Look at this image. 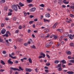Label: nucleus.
Wrapping results in <instances>:
<instances>
[{
    "label": "nucleus",
    "instance_id": "obj_1",
    "mask_svg": "<svg viewBox=\"0 0 74 74\" xmlns=\"http://www.w3.org/2000/svg\"><path fill=\"white\" fill-rule=\"evenodd\" d=\"M12 9L15 11H18V8H17V6L15 5H12Z\"/></svg>",
    "mask_w": 74,
    "mask_h": 74
},
{
    "label": "nucleus",
    "instance_id": "obj_2",
    "mask_svg": "<svg viewBox=\"0 0 74 74\" xmlns=\"http://www.w3.org/2000/svg\"><path fill=\"white\" fill-rule=\"evenodd\" d=\"M10 69L12 70H14V71H21V70L20 69H17L16 68H13L12 67H10Z\"/></svg>",
    "mask_w": 74,
    "mask_h": 74
},
{
    "label": "nucleus",
    "instance_id": "obj_3",
    "mask_svg": "<svg viewBox=\"0 0 74 74\" xmlns=\"http://www.w3.org/2000/svg\"><path fill=\"white\" fill-rule=\"evenodd\" d=\"M25 70L26 71L28 72H32V70L30 69H29L28 68H27L25 69Z\"/></svg>",
    "mask_w": 74,
    "mask_h": 74
},
{
    "label": "nucleus",
    "instance_id": "obj_4",
    "mask_svg": "<svg viewBox=\"0 0 74 74\" xmlns=\"http://www.w3.org/2000/svg\"><path fill=\"white\" fill-rule=\"evenodd\" d=\"M6 31V30L5 29H3L1 31V33L3 34H5Z\"/></svg>",
    "mask_w": 74,
    "mask_h": 74
},
{
    "label": "nucleus",
    "instance_id": "obj_5",
    "mask_svg": "<svg viewBox=\"0 0 74 74\" xmlns=\"http://www.w3.org/2000/svg\"><path fill=\"white\" fill-rule=\"evenodd\" d=\"M36 10V8H32L31 9V12H34Z\"/></svg>",
    "mask_w": 74,
    "mask_h": 74
},
{
    "label": "nucleus",
    "instance_id": "obj_6",
    "mask_svg": "<svg viewBox=\"0 0 74 74\" xmlns=\"http://www.w3.org/2000/svg\"><path fill=\"white\" fill-rule=\"evenodd\" d=\"M69 38L71 40H73V38H74L73 36L72 35H71V34L69 35Z\"/></svg>",
    "mask_w": 74,
    "mask_h": 74
},
{
    "label": "nucleus",
    "instance_id": "obj_7",
    "mask_svg": "<svg viewBox=\"0 0 74 74\" xmlns=\"http://www.w3.org/2000/svg\"><path fill=\"white\" fill-rule=\"evenodd\" d=\"M9 56L10 57V58H12V59H16V56L14 57L13 56H12L11 54H10L9 55Z\"/></svg>",
    "mask_w": 74,
    "mask_h": 74
},
{
    "label": "nucleus",
    "instance_id": "obj_8",
    "mask_svg": "<svg viewBox=\"0 0 74 74\" xmlns=\"http://www.w3.org/2000/svg\"><path fill=\"white\" fill-rule=\"evenodd\" d=\"M45 16L47 18H49L51 16V15L49 13H47L46 14Z\"/></svg>",
    "mask_w": 74,
    "mask_h": 74
},
{
    "label": "nucleus",
    "instance_id": "obj_9",
    "mask_svg": "<svg viewBox=\"0 0 74 74\" xmlns=\"http://www.w3.org/2000/svg\"><path fill=\"white\" fill-rule=\"evenodd\" d=\"M5 41L6 42V45H7V46H9V45H8V44H9V43L8 42V40H5Z\"/></svg>",
    "mask_w": 74,
    "mask_h": 74
},
{
    "label": "nucleus",
    "instance_id": "obj_10",
    "mask_svg": "<svg viewBox=\"0 0 74 74\" xmlns=\"http://www.w3.org/2000/svg\"><path fill=\"white\" fill-rule=\"evenodd\" d=\"M8 63L9 64H13V62L10 60H8Z\"/></svg>",
    "mask_w": 74,
    "mask_h": 74
},
{
    "label": "nucleus",
    "instance_id": "obj_11",
    "mask_svg": "<svg viewBox=\"0 0 74 74\" xmlns=\"http://www.w3.org/2000/svg\"><path fill=\"white\" fill-rule=\"evenodd\" d=\"M19 4V5H20V7H23V6L25 5L24 4H23V3H22L21 2H20Z\"/></svg>",
    "mask_w": 74,
    "mask_h": 74
},
{
    "label": "nucleus",
    "instance_id": "obj_12",
    "mask_svg": "<svg viewBox=\"0 0 74 74\" xmlns=\"http://www.w3.org/2000/svg\"><path fill=\"white\" fill-rule=\"evenodd\" d=\"M58 24V23H56L53 26V29H55V27H56V25H57Z\"/></svg>",
    "mask_w": 74,
    "mask_h": 74
},
{
    "label": "nucleus",
    "instance_id": "obj_13",
    "mask_svg": "<svg viewBox=\"0 0 74 74\" xmlns=\"http://www.w3.org/2000/svg\"><path fill=\"white\" fill-rule=\"evenodd\" d=\"M64 37H68V36H69V34L68 33H65L64 34Z\"/></svg>",
    "mask_w": 74,
    "mask_h": 74
},
{
    "label": "nucleus",
    "instance_id": "obj_14",
    "mask_svg": "<svg viewBox=\"0 0 74 74\" xmlns=\"http://www.w3.org/2000/svg\"><path fill=\"white\" fill-rule=\"evenodd\" d=\"M40 55L42 56H43L44 57H45V55L42 52L40 53Z\"/></svg>",
    "mask_w": 74,
    "mask_h": 74
},
{
    "label": "nucleus",
    "instance_id": "obj_15",
    "mask_svg": "<svg viewBox=\"0 0 74 74\" xmlns=\"http://www.w3.org/2000/svg\"><path fill=\"white\" fill-rule=\"evenodd\" d=\"M70 46H71V47H74V43H71L70 44Z\"/></svg>",
    "mask_w": 74,
    "mask_h": 74
},
{
    "label": "nucleus",
    "instance_id": "obj_16",
    "mask_svg": "<svg viewBox=\"0 0 74 74\" xmlns=\"http://www.w3.org/2000/svg\"><path fill=\"white\" fill-rule=\"evenodd\" d=\"M29 62L30 63H32V59L30 58H29Z\"/></svg>",
    "mask_w": 74,
    "mask_h": 74
},
{
    "label": "nucleus",
    "instance_id": "obj_17",
    "mask_svg": "<svg viewBox=\"0 0 74 74\" xmlns=\"http://www.w3.org/2000/svg\"><path fill=\"white\" fill-rule=\"evenodd\" d=\"M61 62L62 63V64H64V63H66V62L65 60H61Z\"/></svg>",
    "mask_w": 74,
    "mask_h": 74
},
{
    "label": "nucleus",
    "instance_id": "obj_18",
    "mask_svg": "<svg viewBox=\"0 0 74 74\" xmlns=\"http://www.w3.org/2000/svg\"><path fill=\"white\" fill-rule=\"evenodd\" d=\"M67 73L69 74H74V72H73L68 71L67 72Z\"/></svg>",
    "mask_w": 74,
    "mask_h": 74
},
{
    "label": "nucleus",
    "instance_id": "obj_19",
    "mask_svg": "<svg viewBox=\"0 0 74 74\" xmlns=\"http://www.w3.org/2000/svg\"><path fill=\"white\" fill-rule=\"evenodd\" d=\"M59 1L58 2V3H60V4H62L63 3V1L62 0H59Z\"/></svg>",
    "mask_w": 74,
    "mask_h": 74
},
{
    "label": "nucleus",
    "instance_id": "obj_20",
    "mask_svg": "<svg viewBox=\"0 0 74 74\" xmlns=\"http://www.w3.org/2000/svg\"><path fill=\"white\" fill-rule=\"evenodd\" d=\"M1 63L3 65H4V64H5V63H4V61L2 60H1Z\"/></svg>",
    "mask_w": 74,
    "mask_h": 74
},
{
    "label": "nucleus",
    "instance_id": "obj_21",
    "mask_svg": "<svg viewBox=\"0 0 74 74\" xmlns=\"http://www.w3.org/2000/svg\"><path fill=\"white\" fill-rule=\"evenodd\" d=\"M66 53L67 55H71V52L70 51H68Z\"/></svg>",
    "mask_w": 74,
    "mask_h": 74
},
{
    "label": "nucleus",
    "instance_id": "obj_22",
    "mask_svg": "<svg viewBox=\"0 0 74 74\" xmlns=\"http://www.w3.org/2000/svg\"><path fill=\"white\" fill-rule=\"evenodd\" d=\"M57 30H59V32L61 33H62V32H63V29H58Z\"/></svg>",
    "mask_w": 74,
    "mask_h": 74
},
{
    "label": "nucleus",
    "instance_id": "obj_23",
    "mask_svg": "<svg viewBox=\"0 0 74 74\" xmlns=\"http://www.w3.org/2000/svg\"><path fill=\"white\" fill-rule=\"evenodd\" d=\"M39 6H40V7H45V5H44L43 4L40 5H39Z\"/></svg>",
    "mask_w": 74,
    "mask_h": 74
},
{
    "label": "nucleus",
    "instance_id": "obj_24",
    "mask_svg": "<svg viewBox=\"0 0 74 74\" xmlns=\"http://www.w3.org/2000/svg\"><path fill=\"white\" fill-rule=\"evenodd\" d=\"M1 3H4L5 2V0H1Z\"/></svg>",
    "mask_w": 74,
    "mask_h": 74
},
{
    "label": "nucleus",
    "instance_id": "obj_25",
    "mask_svg": "<svg viewBox=\"0 0 74 74\" xmlns=\"http://www.w3.org/2000/svg\"><path fill=\"white\" fill-rule=\"evenodd\" d=\"M5 37H8V34H7L6 33V34H5V35H3V37H5Z\"/></svg>",
    "mask_w": 74,
    "mask_h": 74
},
{
    "label": "nucleus",
    "instance_id": "obj_26",
    "mask_svg": "<svg viewBox=\"0 0 74 74\" xmlns=\"http://www.w3.org/2000/svg\"><path fill=\"white\" fill-rule=\"evenodd\" d=\"M70 63H74V60H69Z\"/></svg>",
    "mask_w": 74,
    "mask_h": 74
},
{
    "label": "nucleus",
    "instance_id": "obj_27",
    "mask_svg": "<svg viewBox=\"0 0 74 74\" xmlns=\"http://www.w3.org/2000/svg\"><path fill=\"white\" fill-rule=\"evenodd\" d=\"M0 42H4V41L1 38V37H0Z\"/></svg>",
    "mask_w": 74,
    "mask_h": 74
},
{
    "label": "nucleus",
    "instance_id": "obj_28",
    "mask_svg": "<svg viewBox=\"0 0 74 74\" xmlns=\"http://www.w3.org/2000/svg\"><path fill=\"white\" fill-rule=\"evenodd\" d=\"M7 34H9L10 36H11V34L10 33L9 31H7L6 33Z\"/></svg>",
    "mask_w": 74,
    "mask_h": 74
},
{
    "label": "nucleus",
    "instance_id": "obj_29",
    "mask_svg": "<svg viewBox=\"0 0 74 74\" xmlns=\"http://www.w3.org/2000/svg\"><path fill=\"white\" fill-rule=\"evenodd\" d=\"M18 41H19V42H21V41H23V40L20 38L18 39Z\"/></svg>",
    "mask_w": 74,
    "mask_h": 74
},
{
    "label": "nucleus",
    "instance_id": "obj_30",
    "mask_svg": "<svg viewBox=\"0 0 74 74\" xmlns=\"http://www.w3.org/2000/svg\"><path fill=\"white\" fill-rule=\"evenodd\" d=\"M59 61L57 60H56L54 62V63H56V64H58V63H59Z\"/></svg>",
    "mask_w": 74,
    "mask_h": 74
},
{
    "label": "nucleus",
    "instance_id": "obj_31",
    "mask_svg": "<svg viewBox=\"0 0 74 74\" xmlns=\"http://www.w3.org/2000/svg\"><path fill=\"white\" fill-rule=\"evenodd\" d=\"M19 69L20 70H22V71H23V69H22L21 66H19Z\"/></svg>",
    "mask_w": 74,
    "mask_h": 74
},
{
    "label": "nucleus",
    "instance_id": "obj_32",
    "mask_svg": "<svg viewBox=\"0 0 74 74\" xmlns=\"http://www.w3.org/2000/svg\"><path fill=\"white\" fill-rule=\"evenodd\" d=\"M53 43V42H52V41H51L49 43V45H50V46H51Z\"/></svg>",
    "mask_w": 74,
    "mask_h": 74
},
{
    "label": "nucleus",
    "instance_id": "obj_33",
    "mask_svg": "<svg viewBox=\"0 0 74 74\" xmlns=\"http://www.w3.org/2000/svg\"><path fill=\"white\" fill-rule=\"evenodd\" d=\"M58 71H62V68L61 67H59L58 68Z\"/></svg>",
    "mask_w": 74,
    "mask_h": 74
},
{
    "label": "nucleus",
    "instance_id": "obj_34",
    "mask_svg": "<svg viewBox=\"0 0 74 74\" xmlns=\"http://www.w3.org/2000/svg\"><path fill=\"white\" fill-rule=\"evenodd\" d=\"M24 46H27L28 45V43H25L24 44Z\"/></svg>",
    "mask_w": 74,
    "mask_h": 74
},
{
    "label": "nucleus",
    "instance_id": "obj_35",
    "mask_svg": "<svg viewBox=\"0 0 74 74\" xmlns=\"http://www.w3.org/2000/svg\"><path fill=\"white\" fill-rule=\"evenodd\" d=\"M53 37L55 39H57L58 37L56 35H54Z\"/></svg>",
    "mask_w": 74,
    "mask_h": 74
},
{
    "label": "nucleus",
    "instance_id": "obj_36",
    "mask_svg": "<svg viewBox=\"0 0 74 74\" xmlns=\"http://www.w3.org/2000/svg\"><path fill=\"white\" fill-rule=\"evenodd\" d=\"M46 47L47 48H49L50 47V45H49L47 44L46 45Z\"/></svg>",
    "mask_w": 74,
    "mask_h": 74
},
{
    "label": "nucleus",
    "instance_id": "obj_37",
    "mask_svg": "<svg viewBox=\"0 0 74 74\" xmlns=\"http://www.w3.org/2000/svg\"><path fill=\"white\" fill-rule=\"evenodd\" d=\"M27 1L28 3H29L32 2V1L31 0H27Z\"/></svg>",
    "mask_w": 74,
    "mask_h": 74
},
{
    "label": "nucleus",
    "instance_id": "obj_38",
    "mask_svg": "<svg viewBox=\"0 0 74 74\" xmlns=\"http://www.w3.org/2000/svg\"><path fill=\"white\" fill-rule=\"evenodd\" d=\"M13 19L14 21H16V17H13Z\"/></svg>",
    "mask_w": 74,
    "mask_h": 74
},
{
    "label": "nucleus",
    "instance_id": "obj_39",
    "mask_svg": "<svg viewBox=\"0 0 74 74\" xmlns=\"http://www.w3.org/2000/svg\"><path fill=\"white\" fill-rule=\"evenodd\" d=\"M32 48L33 49H36V47H35V46L34 45H33L32 46Z\"/></svg>",
    "mask_w": 74,
    "mask_h": 74
},
{
    "label": "nucleus",
    "instance_id": "obj_40",
    "mask_svg": "<svg viewBox=\"0 0 74 74\" xmlns=\"http://www.w3.org/2000/svg\"><path fill=\"white\" fill-rule=\"evenodd\" d=\"M60 43H58L57 45V47H60Z\"/></svg>",
    "mask_w": 74,
    "mask_h": 74
},
{
    "label": "nucleus",
    "instance_id": "obj_41",
    "mask_svg": "<svg viewBox=\"0 0 74 74\" xmlns=\"http://www.w3.org/2000/svg\"><path fill=\"white\" fill-rule=\"evenodd\" d=\"M22 27L21 25L18 27V29H22Z\"/></svg>",
    "mask_w": 74,
    "mask_h": 74
},
{
    "label": "nucleus",
    "instance_id": "obj_42",
    "mask_svg": "<svg viewBox=\"0 0 74 74\" xmlns=\"http://www.w3.org/2000/svg\"><path fill=\"white\" fill-rule=\"evenodd\" d=\"M8 9V8L6 7H5L4 8V10H5V11H7Z\"/></svg>",
    "mask_w": 74,
    "mask_h": 74
},
{
    "label": "nucleus",
    "instance_id": "obj_43",
    "mask_svg": "<svg viewBox=\"0 0 74 74\" xmlns=\"http://www.w3.org/2000/svg\"><path fill=\"white\" fill-rule=\"evenodd\" d=\"M24 15L25 16H26V15H27V14H26V13L25 12H24Z\"/></svg>",
    "mask_w": 74,
    "mask_h": 74
},
{
    "label": "nucleus",
    "instance_id": "obj_44",
    "mask_svg": "<svg viewBox=\"0 0 74 74\" xmlns=\"http://www.w3.org/2000/svg\"><path fill=\"white\" fill-rule=\"evenodd\" d=\"M4 23H2L1 24V27H4Z\"/></svg>",
    "mask_w": 74,
    "mask_h": 74
},
{
    "label": "nucleus",
    "instance_id": "obj_45",
    "mask_svg": "<svg viewBox=\"0 0 74 74\" xmlns=\"http://www.w3.org/2000/svg\"><path fill=\"white\" fill-rule=\"evenodd\" d=\"M70 16L71 17H74V15H73L72 14H71L70 15Z\"/></svg>",
    "mask_w": 74,
    "mask_h": 74
},
{
    "label": "nucleus",
    "instance_id": "obj_46",
    "mask_svg": "<svg viewBox=\"0 0 74 74\" xmlns=\"http://www.w3.org/2000/svg\"><path fill=\"white\" fill-rule=\"evenodd\" d=\"M68 58L69 59H72V58H71V56H69L68 57Z\"/></svg>",
    "mask_w": 74,
    "mask_h": 74
},
{
    "label": "nucleus",
    "instance_id": "obj_47",
    "mask_svg": "<svg viewBox=\"0 0 74 74\" xmlns=\"http://www.w3.org/2000/svg\"><path fill=\"white\" fill-rule=\"evenodd\" d=\"M51 64L50 63H48L46 64V65L47 66H50V65Z\"/></svg>",
    "mask_w": 74,
    "mask_h": 74
},
{
    "label": "nucleus",
    "instance_id": "obj_48",
    "mask_svg": "<svg viewBox=\"0 0 74 74\" xmlns=\"http://www.w3.org/2000/svg\"><path fill=\"white\" fill-rule=\"evenodd\" d=\"M12 15V13L11 12H9L8 14V16Z\"/></svg>",
    "mask_w": 74,
    "mask_h": 74
},
{
    "label": "nucleus",
    "instance_id": "obj_49",
    "mask_svg": "<svg viewBox=\"0 0 74 74\" xmlns=\"http://www.w3.org/2000/svg\"><path fill=\"white\" fill-rule=\"evenodd\" d=\"M33 6V5L32 4H30L29 5V7H31Z\"/></svg>",
    "mask_w": 74,
    "mask_h": 74
},
{
    "label": "nucleus",
    "instance_id": "obj_50",
    "mask_svg": "<svg viewBox=\"0 0 74 74\" xmlns=\"http://www.w3.org/2000/svg\"><path fill=\"white\" fill-rule=\"evenodd\" d=\"M43 20H44V22H47V19H45V18H44V19H43Z\"/></svg>",
    "mask_w": 74,
    "mask_h": 74
},
{
    "label": "nucleus",
    "instance_id": "obj_51",
    "mask_svg": "<svg viewBox=\"0 0 74 74\" xmlns=\"http://www.w3.org/2000/svg\"><path fill=\"white\" fill-rule=\"evenodd\" d=\"M33 23V21H30L29 22V24H32V23Z\"/></svg>",
    "mask_w": 74,
    "mask_h": 74
},
{
    "label": "nucleus",
    "instance_id": "obj_52",
    "mask_svg": "<svg viewBox=\"0 0 74 74\" xmlns=\"http://www.w3.org/2000/svg\"><path fill=\"white\" fill-rule=\"evenodd\" d=\"M70 9H71V8H73V9H74V6H71L69 8Z\"/></svg>",
    "mask_w": 74,
    "mask_h": 74
},
{
    "label": "nucleus",
    "instance_id": "obj_53",
    "mask_svg": "<svg viewBox=\"0 0 74 74\" xmlns=\"http://www.w3.org/2000/svg\"><path fill=\"white\" fill-rule=\"evenodd\" d=\"M15 33H19V30H16L15 31Z\"/></svg>",
    "mask_w": 74,
    "mask_h": 74
},
{
    "label": "nucleus",
    "instance_id": "obj_54",
    "mask_svg": "<svg viewBox=\"0 0 74 74\" xmlns=\"http://www.w3.org/2000/svg\"><path fill=\"white\" fill-rule=\"evenodd\" d=\"M9 11L11 12H13V11L11 9H9Z\"/></svg>",
    "mask_w": 74,
    "mask_h": 74
},
{
    "label": "nucleus",
    "instance_id": "obj_55",
    "mask_svg": "<svg viewBox=\"0 0 74 74\" xmlns=\"http://www.w3.org/2000/svg\"><path fill=\"white\" fill-rule=\"evenodd\" d=\"M34 21H35V22H37V21H38V20L37 19V18H35L34 19Z\"/></svg>",
    "mask_w": 74,
    "mask_h": 74
},
{
    "label": "nucleus",
    "instance_id": "obj_56",
    "mask_svg": "<svg viewBox=\"0 0 74 74\" xmlns=\"http://www.w3.org/2000/svg\"><path fill=\"white\" fill-rule=\"evenodd\" d=\"M62 8H66V6L64 5H62Z\"/></svg>",
    "mask_w": 74,
    "mask_h": 74
},
{
    "label": "nucleus",
    "instance_id": "obj_57",
    "mask_svg": "<svg viewBox=\"0 0 74 74\" xmlns=\"http://www.w3.org/2000/svg\"><path fill=\"white\" fill-rule=\"evenodd\" d=\"M4 71V70L1 69L0 70V72H3Z\"/></svg>",
    "mask_w": 74,
    "mask_h": 74
},
{
    "label": "nucleus",
    "instance_id": "obj_58",
    "mask_svg": "<svg viewBox=\"0 0 74 74\" xmlns=\"http://www.w3.org/2000/svg\"><path fill=\"white\" fill-rule=\"evenodd\" d=\"M6 53V51H3L2 52L3 53V54H5V53Z\"/></svg>",
    "mask_w": 74,
    "mask_h": 74
},
{
    "label": "nucleus",
    "instance_id": "obj_59",
    "mask_svg": "<svg viewBox=\"0 0 74 74\" xmlns=\"http://www.w3.org/2000/svg\"><path fill=\"white\" fill-rule=\"evenodd\" d=\"M12 39H11L10 38L8 39V41L10 42H11V41H12Z\"/></svg>",
    "mask_w": 74,
    "mask_h": 74
},
{
    "label": "nucleus",
    "instance_id": "obj_60",
    "mask_svg": "<svg viewBox=\"0 0 74 74\" xmlns=\"http://www.w3.org/2000/svg\"><path fill=\"white\" fill-rule=\"evenodd\" d=\"M66 1H67L66 0H64L63 1V3H64V4H65V3H66Z\"/></svg>",
    "mask_w": 74,
    "mask_h": 74
},
{
    "label": "nucleus",
    "instance_id": "obj_61",
    "mask_svg": "<svg viewBox=\"0 0 74 74\" xmlns=\"http://www.w3.org/2000/svg\"><path fill=\"white\" fill-rule=\"evenodd\" d=\"M74 26V23H72L71 24V27H73Z\"/></svg>",
    "mask_w": 74,
    "mask_h": 74
},
{
    "label": "nucleus",
    "instance_id": "obj_62",
    "mask_svg": "<svg viewBox=\"0 0 74 74\" xmlns=\"http://www.w3.org/2000/svg\"><path fill=\"white\" fill-rule=\"evenodd\" d=\"M20 60H21V62H23V60H24L23 58V59H21Z\"/></svg>",
    "mask_w": 74,
    "mask_h": 74
},
{
    "label": "nucleus",
    "instance_id": "obj_63",
    "mask_svg": "<svg viewBox=\"0 0 74 74\" xmlns=\"http://www.w3.org/2000/svg\"><path fill=\"white\" fill-rule=\"evenodd\" d=\"M11 55H12V56H14V55H15V53H11Z\"/></svg>",
    "mask_w": 74,
    "mask_h": 74
},
{
    "label": "nucleus",
    "instance_id": "obj_64",
    "mask_svg": "<svg viewBox=\"0 0 74 74\" xmlns=\"http://www.w3.org/2000/svg\"><path fill=\"white\" fill-rule=\"evenodd\" d=\"M46 56H47V58H50V56H49V55L48 54H46Z\"/></svg>",
    "mask_w": 74,
    "mask_h": 74
}]
</instances>
